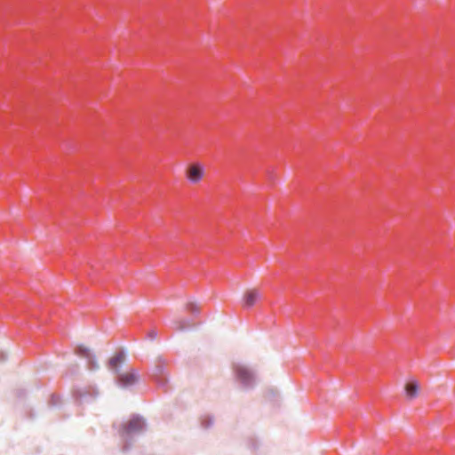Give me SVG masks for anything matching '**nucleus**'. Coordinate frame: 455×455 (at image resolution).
<instances>
[{
	"instance_id": "nucleus-5",
	"label": "nucleus",
	"mask_w": 455,
	"mask_h": 455,
	"mask_svg": "<svg viewBox=\"0 0 455 455\" xmlns=\"http://www.w3.org/2000/svg\"><path fill=\"white\" fill-rule=\"evenodd\" d=\"M261 292L258 289L248 290L243 298V307L245 308L252 307L260 299Z\"/></svg>"
},
{
	"instance_id": "nucleus-10",
	"label": "nucleus",
	"mask_w": 455,
	"mask_h": 455,
	"mask_svg": "<svg viewBox=\"0 0 455 455\" xmlns=\"http://www.w3.org/2000/svg\"><path fill=\"white\" fill-rule=\"evenodd\" d=\"M148 335V338L153 339L156 338L157 333L156 331L153 330V331H149Z\"/></svg>"
},
{
	"instance_id": "nucleus-3",
	"label": "nucleus",
	"mask_w": 455,
	"mask_h": 455,
	"mask_svg": "<svg viewBox=\"0 0 455 455\" xmlns=\"http://www.w3.org/2000/svg\"><path fill=\"white\" fill-rule=\"evenodd\" d=\"M140 379V374L137 370L131 369L128 371L120 374L117 377L116 382L121 387H130L134 386Z\"/></svg>"
},
{
	"instance_id": "nucleus-13",
	"label": "nucleus",
	"mask_w": 455,
	"mask_h": 455,
	"mask_svg": "<svg viewBox=\"0 0 455 455\" xmlns=\"http://www.w3.org/2000/svg\"><path fill=\"white\" fill-rule=\"evenodd\" d=\"M191 307H193V309L195 308L196 311H198L197 308H196V306L195 305H190Z\"/></svg>"
},
{
	"instance_id": "nucleus-11",
	"label": "nucleus",
	"mask_w": 455,
	"mask_h": 455,
	"mask_svg": "<svg viewBox=\"0 0 455 455\" xmlns=\"http://www.w3.org/2000/svg\"><path fill=\"white\" fill-rule=\"evenodd\" d=\"M212 424V420H211V421H209V423H207V424L205 423V421H204V420L203 421V425H204L205 427H210Z\"/></svg>"
},
{
	"instance_id": "nucleus-7",
	"label": "nucleus",
	"mask_w": 455,
	"mask_h": 455,
	"mask_svg": "<svg viewBox=\"0 0 455 455\" xmlns=\"http://www.w3.org/2000/svg\"><path fill=\"white\" fill-rule=\"evenodd\" d=\"M419 384L416 379H411L405 386V394L407 398L413 399L418 396Z\"/></svg>"
},
{
	"instance_id": "nucleus-2",
	"label": "nucleus",
	"mask_w": 455,
	"mask_h": 455,
	"mask_svg": "<svg viewBox=\"0 0 455 455\" xmlns=\"http://www.w3.org/2000/svg\"><path fill=\"white\" fill-rule=\"evenodd\" d=\"M235 379L244 387H251L254 384L255 377L253 372L245 365L236 363L233 366Z\"/></svg>"
},
{
	"instance_id": "nucleus-6",
	"label": "nucleus",
	"mask_w": 455,
	"mask_h": 455,
	"mask_svg": "<svg viewBox=\"0 0 455 455\" xmlns=\"http://www.w3.org/2000/svg\"><path fill=\"white\" fill-rule=\"evenodd\" d=\"M76 353L77 355L87 359L88 366H89L90 369H93V368L96 367V362L94 360V356L91 353L89 348H87V347H85L84 346H79V347H76Z\"/></svg>"
},
{
	"instance_id": "nucleus-8",
	"label": "nucleus",
	"mask_w": 455,
	"mask_h": 455,
	"mask_svg": "<svg viewBox=\"0 0 455 455\" xmlns=\"http://www.w3.org/2000/svg\"><path fill=\"white\" fill-rule=\"evenodd\" d=\"M124 352H118L116 355L109 359L108 365L112 370H117L118 366L124 362Z\"/></svg>"
},
{
	"instance_id": "nucleus-12",
	"label": "nucleus",
	"mask_w": 455,
	"mask_h": 455,
	"mask_svg": "<svg viewBox=\"0 0 455 455\" xmlns=\"http://www.w3.org/2000/svg\"><path fill=\"white\" fill-rule=\"evenodd\" d=\"M58 397L56 395H52V401H54L55 399H57Z\"/></svg>"
},
{
	"instance_id": "nucleus-1",
	"label": "nucleus",
	"mask_w": 455,
	"mask_h": 455,
	"mask_svg": "<svg viewBox=\"0 0 455 455\" xmlns=\"http://www.w3.org/2000/svg\"><path fill=\"white\" fill-rule=\"evenodd\" d=\"M145 427L146 423L143 418L140 416H133L127 424L124 425L119 429V434L123 438L126 439L135 434L143 431Z\"/></svg>"
},
{
	"instance_id": "nucleus-4",
	"label": "nucleus",
	"mask_w": 455,
	"mask_h": 455,
	"mask_svg": "<svg viewBox=\"0 0 455 455\" xmlns=\"http://www.w3.org/2000/svg\"><path fill=\"white\" fill-rule=\"evenodd\" d=\"M186 176L190 183L196 184L203 180L204 168L199 163L192 164L188 166Z\"/></svg>"
},
{
	"instance_id": "nucleus-9",
	"label": "nucleus",
	"mask_w": 455,
	"mask_h": 455,
	"mask_svg": "<svg viewBox=\"0 0 455 455\" xmlns=\"http://www.w3.org/2000/svg\"><path fill=\"white\" fill-rule=\"evenodd\" d=\"M187 327L185 323H179L178 325L174 326L173 328L176 330H184Z\"/></svg>"
}]
</instances>
